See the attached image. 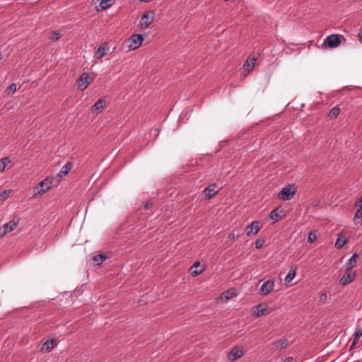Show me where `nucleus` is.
Here are the masks:
<instances>
[{
    "instance_id": "nucleus-36",
    "label": "nucleus",
    "mask_w": 362,
    "mask_h": 362,
    "mask_svg": "<svg viewBox=\"0 0 362 362\" xmlns=\"http://www.w3.org/2000/svg\"><path fill=\"white\" fill-rule=\"evenodd\" d=\"M355 206H358V209L362 210V197L356 200L355 202Z\"/></svg>"
},
{
    "instance_id": "nucleus-37",
    "label": "nucleus",
    "mask_w": 362,
    "mask_h": 362,
    "mask_svg": "<svg viewBox=\"0 0 362 362\" xmlns=\"http://www.w3.org/2000/svg\"><path fill=\"white\" fill-rule=\"evenodd\" d=\"M226 299H228L232 297V293H230L229 291L223 293Z\"/></svg>"
},
{
    "instance_id": "nucleus-12",
    "label": "nucleus",
    "mask_w": 362,
    "mask_h": 362,
    "mask_svg": "<svg viewBox=\"0 0 362 362\" xmlns=\"http://www.w3.org/2000/svg\"><path fill=\"white\" fill-rule=\"evenodd\" d=\"M218 190L216 189V184H211L208 185L204 190V194L206 199H211L214 197Z\"/></svg>"
},
{
    "instance_id": "nucleus-13",
    "label": "nucleus",
    "mask_w": 362,
    "mask_h": 362,
    "mask_svg": "<svg viewBox=\"0 0 362 362\" xmlns=\"http://www.w3.org/2000/svg\"><path fill=\"white\" fill-rule=\"evenodd\" d=\"M109 49L106 43H103L100 45L98 49L95 51L94 56L96 59H102L106 54L107 51Z\"/></svg>"
},
{
    "instance_id": "nucleus-14",
    "label": "nucleus",
    "mask_w": 362,
    "mask_h": 362,
    "mask_svg": "<svg viewBox=\"0 0 362 362\" xmlns=\"http://www.w3.org/2000/svg\"><path fill=\"white\" fill-rule=\"evenodd\" d=\"M283 214V210H279V209H273L269 214V217L272 219V223H275L281 219Z\"/></svg>"
},
{
    "instance_id": "nucleus-42",
    "label": "nucleus",
    "mask_w": 362,
    "mask_h": 362,
    "mask_svg": "<svg viewBox=\"0 0 362 362\" xmlns=\"http://www.w3.org/2000/svg\"><path fill=\"white\" fill-rule=\"evenodd\" d=\"M140 1H142V2H149L151 1V0H139Z\"/></svg>"
},
{
    "instance_id": "nucleus-23",
    "label": "nucleus",
    "mask_w": 362,
    "mask_h": 362,
    "mask_svg": "<svg viewBox=\"0 0 362 362\" xmlns=\"http://www.w3.org/2000/svg\"><path fill=\"white\" fill-rule=\"evenodd\" d=\"M256 308L257 310L255 311V315L257 317L266 314L267 312V308L266 305H263L262 304H258Z\"/></svg>"
},
{
    "instance_id": "nucleus-40",
    "label": "nucleus",
    "mask_w": 362,
    "mask_h": 362,
    "mask_svg": "<svg viewBox=\"0 0 362 362\" xmlns=\"http://www.w3.org/2000/svg\"><path fill=\"white\" fill-rule=\"evenodd\" d=\"M293 358L292 357H287L284 359V362H292Z\"/></svg>"
},
{
    "instance_id": "nucleus-41",
    "label": "nucleus",
    "mask_w": 362,
    "mask_h": 362,
    "mask_svg": "<svg viewBox=\"0 0 362 362\" xmlns=\"http://www.w3.org/2000/svg\"><path fill=\"white\" fill-rule=\"evenodd\" d=\"M358 37L362 40V30L358 33Z\"/></svg>"
},
{
    "instance_id": "nucleus-28",
    "label": "nucleus",
    "mask_w": 362,
    "mask_h": 362,
    "mask_svg": "<svg viewBox=\"0 0 362 362\" xmlns=\"http://www.w3.org/2000/svg\"><path fill=\"white\" fill-rule=\"evenodd\" d=\"M340 113V109L339 107L335 106L332 108L329 112L328 116L330 119L336 118Z\"/></svg>"
},
{
    "instance_id": "nucleus-27",
    "label": "nucleus",
    "mask_w": 362,
    "mask_h": 362,
    "mask_svg": "<svg viewBox=\"0 0 362 362\" xmlns=\"http://www.w3.org/2000/svg\"><path fill=\"white\" fill-rule=\"evenodd\" d=\"M11 163L9 157H4L0 159V172L4 170L6 167Z\"/></svg>"
},
{
    "instance_id": "nucleus-22",
    "label": "nucleus",
    "mask_w": 362,
    "mask_h": 362,
    "mask_svg": "<svg viewBox=\"0 0 362 362\" xmlns=\"http://www.w3.org/2000/svg\"><path fill=\"white\" fill-rule=\"evenodd\" d=\"M200 267V263L199 262H196L194 263L191 268V274L194 276H196L204 272V268H201L200 269H197L198 267Z\"/></svg>"
},
{
    "instance_id": "nucleus-33",
    "label": "nucleus",
    "mask_w": 362,
    "mask_h": 362,
    "mask_svg": "<svg viewBox=\"0 0 362 362\" xmlns=\"http://www.w3.org/2000/svg\"><path fill=\"white\" fill-rule=\"evenodd\" d=\"M61 36H62V35L59 32L53 31L51 33L49 38L53 41H56V40H58L61 37Z\"/></svg>"
},
{
    "instance_id": "nucleus-15",
    "label": "nucleus",
    "mask_w": 362,
    "mask_h": 362,
    "mask_svg": "<svg viewBox=\"0 0 362 362\" xmlns=\"http://www.w3.org/2000/svg\"><path fill=\"white\" fill-rule=\"evenodd\" d=\"M51 181L49 180L48 178H45L42 181H41L38 184V187L40 188V190L38 191L39 194H44L47 191H48L50 188L49 185L51 184Z\"/></svg>"
},
{
    "instance_id": "nucleus-32",
    "label": "nucleus",
    "mask_w": 362,
    "mask_h": 362,
    "mask_svg": "<svg viewBox=\"0 0 362 362\" xmlns=\"http://www.w3.org/2000/svg\"><path fill=\"white\" fill-rule=\"evenodd\" d=\"M317 235L315 231H310L308 233V241L310 243H313L317 240Z\"/></svg>"
},
{
    "instance_id": "nucleus-21",
    "label": "nucleus",
    "mask_w": 362,
    "mask_h": 362,
    "mask_svg": "<svg viewBox=\"0 0 362 362\" xmlns=\"http://www.w3.org/2000/svg\"><path fill=\"white\" fill-rule=\"evenodd\" d=\"M358 257H359V255H358L357 253H354L352 255V256L350 257V259H349V261L346 264V269L352 270V269L356 265V263H357L356 260L358 258Z\"/></svg>"
},
{
    "instance_id": "nucleus-31",
    "label": "nucleus",
    "mask_w": 362,
    "mask_h": 362,
    "mask_svg": "<svg viewBox=\"0 0 362 362\" xmlns=\"http://www.w3.org/2000/svg\"><path fill=\"white\" fill-rule=\"evenodd\" d=\"M11 192V189H6V190H4V192H1L0 193V199L1 201H5L6 199H8Z\"/></svg>"
},
{
    "instance_id": "nucleus-38",
    "label": "nucleus",
    "mask_w": 362,
    "mask_h": 362,
    "mask_svg": "<svg viewBox=\"0 0 362 362\" xmlns=\"http://www.w3.org/2000/svg\"><path fill=\"white\" fill-rule=\"evenodd\" d=\"M235 238L236 236L234 233H230L228 236V238L230 240H235Z\"/></svg>"
},
{
    "instance_id": "nucleus-18",
    "label": "nucleus",
    "mask_w": 362,
    "mask_h": 362,
    "mask_svg": "<svg viewBox=\"0 0 362 362\" xmlns=\"http://www.w3.org/2000/svg\"><path fill=\"white\" fill-rule=\"evenodd\" d=\"M256 60L255 57H248L247 59L243 64V68L247 73H250L253 70Z\"/></svg>"
},
{
    "instance_id": "nucleus-43",
    "label": "nucleus",
    "mask_w": 362,
    "mask_h": 362,
    "mask_svg": "<svg viewBox=\"0 0 362 362\" xmlns=\"http://www.w3.org/2000/svg\"><path fill=\"white\" fill-rule=\"evenodd\" d=\"M322 296H325V298H327V295H326V293H323V294L321 296V298H322Z\"/></svg>"
},
{
    "instance_id": "nucleus-20",
    "label": "nucleus",
    "mask_w": 362,
    "mask_h": 362,
    "mask_svg": "<svg viewBox=\"0 0 362 362\" xmlns=\"http://www.w3.org/2000/svg\"><path fill=\"white\" fill-rule=\"evenodd\" d=\"M347 242V238L342 234H339L335 243V247L338 249H341L346 244Z\"/></svg>"
},
{
    "instance_id": "nucleus-25",
    "label": "nucleus",
    "mask_w": 362,
    "mask_h": 362,
    "mask_svg": "<svg viewBox=\"0 0 362 362\" xmlns=\"http://www.w3.org/2000/svg\"><path fill=\"white\" fill-rule=\"evenodd\" d=\"M106 258H107V257L104 254H100V255H95L93 257V262L95 264L100 265L106 259Z\"/></svg>"
},
{
    "instance_id": "nucleus-24",
    "label": "nucleus",
    "mask_w": 362,
    "mask_h": 362,
    "mask_svg": "<svg viewBox=\"0 0 362 362\" xmlns=\"http://www.w3.org/2000/svg\"><path fill=\"white\" fill-rule=\"evenodd\" d=\"M362 335V328H359L358 327L356 330V332H354V339L352 341V344L351 345V349H353L354 346L356 344V343L358 342V339L361 337Z\"/></svg>"
},
{
    "instance_id": "nucleus-1",
    "label": "nucleus",
    "mask_w": 362,
    "mask_h": 362,
    "mask_svg": "<svg viewBox=\"0 0 362 362\" xmlns=\"http://www.w3.org/2000/svg\"><path fill=\"white\" fill-rule=\"evenodd\" d=\"M144 41V37L141 35L134 34L129 39V49L134 50L139 48Z\"/></svg>"
},
{
    "instance_id": "nucleus-2",
    "label": "nucleus",
    "mask_w": 362,
    "mask_h": 362,
    "mask_svg": "<svg viewBox=\"0 0 362 362\" xmlns=\"http://www.w3.org/2000/svg\"><path fill=\"white\" fill-rule=\"evenodd\" d=\"M88 79L89 74L86 72H83L76 81L77 88L80 90H84L86 88H87L90 84Z\"/></svg>"
},
{
    "instance_id": "nucleus-10",
    "label": "nucleus",
    "mask_w": 362,
    "mask_h": 362,
    "mask_svg": "<svg viewBox=\"0 0 362 362\" xmlns=\"http://www.w3.org/2000/svg\"><path fill=\"white\" fill-rule=\"evenodd\" d=\"M259 223V221H252L250 226H247L245 230L246 235L247 236L256 235L260 230Z\"/></svg>"
},
{
    "instance_id": "nucleus-44",
    "label": "nucleus",
    "mask_w": 362,
    "mask_h": 362,
    "mask_svg": "<svg viewBox=\"0 0 362 362\" xmlns=\"http://www.w3.org/2000/svg\"><path fill=\"white\" fill-rule=\"evenodd\" d=\"M2 59V56H1V54L0 53V61Z\"/></svg>"
},
{
    "instance_id": "nucleus-11",
    "label": "nucleus",
    "mask_w": 362,
    "mask_h": 362,
    "mask_svg": "<svg viewBox=\"0 0 362 362\" xmlns=\"http://www.w3.org/2000/svg\"><path fill=\"white\" fill-rule=\"evenodd\" d=\"M288 345L287 339L282 338L271 344V349L274 351L281 350Z\"/></svg>"
},
{
    "instance_id": "nucleus-5",
    "label": "nucleus",
    "mask_w": 362,
    "mask_h": 362,
    "mask_svg": "<svg viewBox=\"0 0 362 362\" xmlns=\"http://www.w3.org/2000/svg\"><path fill=\"white\" fill-rule=\"evenodd\" d=\"M356 278V272L351 269H346L345 274L340 279V283L342 285H347L354 281Z\"/></svg>"
},
{
    "instance_id": "nucleus-26",
    "label": "nucleus",
    "mask_w": 362,
    "mask_h": 362,
    "mask_svg": "<svg viewBox=\"0 0 362 362\" xmlns=\"http://www.w3.org/2000/svg\"><path fill=\"white\" fill-rule=\"evenodd\" d=\"M296 268L291 267L287 274V275L285 277V281L288 283L291 282L294 277L296 276Z\"/></svg>"
},
{
    "instance_id": "nucleus-3",
    "label": "nucleus",
    "mask_w": 362,
    "mask_h": 362,
    "mask_svg": "<svg viewBox=\"0 0 362 362\" xmlns=\"http://www.w3.org/2000/svg\"><path fill=\"white\" fill-rule=\"evenodd\" d=\"M154 20V12L152 11H148L144 12L140 20V25L145 28L148 27L153 23Z\"/></svg>"
},
{
    "instance_id": "nucleus-29",
    "label": "nucleus",
    "mask_w": 362,
    "mask_h": 362,
    "mask_svg": "<svg viewBox=\"0 0 362 362\" xmlns=\"http://www.w3.org/2000/svg\"><path fill=\"white\" fill-rule=\"evenodd\" d=\"M354 221L356 223L362 225V210L358 209L354 214Z\"/></svg>"
},
{
    "instance_id": "nucleus-39",
    "label": "nucleus",
    "mask_w": 362,
    "mask_h": 362,
    "mask_svg": "<svg viewBox=\"0 0 362 362\" xmlns=\"http://www.w3.org/2000/svg\"><path fill=\"white\" fill-rule=\"evenodd\" d=\"M152 205H153V203H152L151 202H150V201H149V202H147L145 204V206H145L146 209H148L151 208V207L152 206Z\"/></svg>"
},
{
    "instance_id": "nucleus-9",
    "label": "nucleus",
    "mask_w": 362,
    "mask_h": 362,
    "mask_svg": "<svg viewBox=\"0 0 362 362\" xmlns=\"http://www.w3.org/2000/svg\"><path fill=\"white\" fill-rule=\"evenodd\" d=\"M243 356V350L238 347H233L228 354V358L230 361H234Z\"/></svg>"
},
{
    "instance_id": "nucleus-7",
    "label": "nucleus",
    "mask_w": 362,
    "mask_h": 362,
    "mask_svg": "<svg viewBox=\"0 0 362 362\" xmlns=\"http://www.w3.org/2000/svg\"><path fill=\"white\" fill-rule=\"evenodd\" d=\"M296 191H291V186L287 185L279 192V197L283 200H290L294 196Z\"/></svg>"
},
{
    "instance_id": "nucleus-30",
    "label": "nucleus",
    "mask_w": 362,
    "mask_h": 362,
    "mask_svg": "<svg viewBox=\"0 0 362 362\" xmlns=\"http://www.w3.org/2000/svg\"><path fill=\"white\" fill-rule=\"evenodd\" d=\"M113 4V0H100V7L101 10L108 8Z\"/></svg>"
},
{
    "instance_id": "nucleus-19",
    "label": "nucleus",
    "mask_w": 362,
    "mask_h": 362,
    "mask_svg": "<svg viewBox=\"0 0 362 362\" xmlns=\"http://www.w3.org/2000/svg\"><path fill=\"white\" fill-rule=\"evenodd\" d=\"M57 344L56 342L54 341V340L53 339H51V340H47L42 345V351L45 352V353H49L50 352L53 348L54 347V346H56Z\"/></svg>"
},
{
    "instance_id": "nucleus-4",
    "label": "nucleus",
    "mask_w": 362,
    "mask_h": 362,
    "mask_svg": "<svg viewBox=\"0 0 362 362\" xmlns=\"http://www.w3.org/2000/svg\"><path fill=\"white\" fill-rule=\"evenodd\" d=\"M341 35H330L327 37L325 40V44H326L329 48L337 47L341 42Z\"/></svg>"
},
{
    "instance_id": "nucleus-16",
    "label": "nucleus",
    "mask_w": 362,
    "mask_h": 362,
    "mask_svg": "<svg viewBox=\"0 0 362 362\" xmlns=\"http://www.w3.org/2000/svg\"><path fill=\"white\" fill-rule=\"evenodd\" d=\"M105 105V101L100 98L91 107V111L98 115L103 110Z\"/></svg>"
},
{
    "instance_id": "nucleus-8",
    "label": "nucleus",
    "mask_w": 362,
    "mask_h": 362,
    "mask_svg": "<svg viewBox=\"0 0 362 362\" xmlns=\"http://www.w3.org/2000/svg\"><path fill=\"white\" fill-rule=\"evenodd\" d=\"M274 287V280H267L264 281L260 287V292L263 295H268L272 291H273Z\"/></svg>"
},
{
    "instance_id": "nucleus-34",
    "label": "nucleus",
    "mask_w": 362,
    "mask_h": 362,
    "mask_svg": "<svg viewBox=\"0 0 362 362\" xmlns=\"http://www.w3.org/2000/svg\"><path fill=\"white\" fill-rule=\"evenodd\" d=\"M16 91V83H11L6 89V92L8 94L13 93Z\"/></svg>"
},
{
    "instance_id": "nucleus-17",
    "label": "nucleus",
    "mask_w": 362,
    "mask_h": 362,
    "mask_svg": "<svg viewBox=\"0 0 362 362\" xmlns=\"http://www.w3.org/2000/svg\"><path fill=\"white\" fill-rule=\"evenodd\" d=\"M73 163L71 161H68L60 170L58 176L61 178L66 176L69 174V173L71 171V170L73 168Z\"/></svg>"
},
{
    "instance_id": "nucleus-6",
    "label": "nucleus",
    "mask_w": 362,
    "mask_h": 362,
    "mask_svg": "<svg viewBox=\"0 0 362 362\" xmlns=\"http://www.w3.org/2000/svg\"><path fill=\"white\" fill-rule=\"evenodd\" d=\"M17 225L18 221H15L13 219L4 224V226L0 228V236L2 237L8 233L13 230L17 227Z\"/></svg>"
},
{
    "instance_id": "nucleus-35",
    "label": "nucleus",
    "mask_w": 362,
    "mask_h": 362,
    "mask_svg": "<svg viewBox=\"0 0 362 362\" xmlns=\"http://www.w3.org/2000/svg\"><path fill=\"white\" fill-rule=\"evenodd\" d=\"M264 243V240L257 239L255 243V247L257 249H259L263 246Z\"/></svg>"
}]
</instances>
